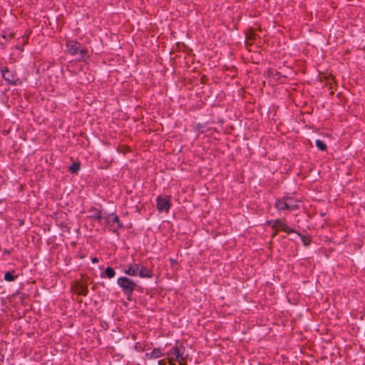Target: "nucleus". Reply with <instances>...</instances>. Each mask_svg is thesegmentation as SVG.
Returning a JSON list of instances; mask_svg holds the SVG:
<instances>
[{
	"label": "nucleus",
	"mask_w": 365,
	"mask_h": 365,
	"mask_svg": "<svg viewBox=\"0 0 365 365\" xmlns=\"http://www.w3.org/2000/svg\"><path fill=\"white\" fill-rule=\"evenodd\" d=\"M203 125L202 123H197V125H196V128L197 130L200 132V133H203L204 132V130H203Z\"/></svg>",
	"instance_id": "25"
},
{
	"label": "nucleus",
	"mask_w": 365,
	"mask_h": 365,
	"mask_svg": "<svg viewBox=\"0 0 365 365\" xmlns=\"http://www.w3.org/2000/svg\"><path fill=\"white\" fill-rule=\"evenodd\" d=\"M111 215L113 216L112 219V222L116 224V227L112 229V232L113 233H118V230L122 229L123 227V224L122 223V222L120 221V218L117 215L112 214Z\"/></svg>",
	"instance_id": "12"
},
{
	"label": "nucleus",
	"mask_w": 365,
	"mask_h": 365,
	"mask_svg": "<svg viewBox=\"0 0 365 365\" xmlns=\"http://www.w3.org/2000/svg\"><path fill=\"white\" fill-rule=\"evenodd\" d=\"M137 276H139L142 278H152L153 276V272L151 269H149L140 264V269L138 271Z\"/></svg>",
	"instance_id": "10"
},
{
	"label": "nucleus",
	"mask_w": 365,
	"mask_h": 365,
	"mask_svg": "<svg viewBox=\"0 0 365 365\" xmlns=\"http://www.w3.org/2000/svg\"><path fill=\"white\" fill-rule=\"evenodd\" d=\"M171 205V197L170 195H166L165 197L159 195L156 199V207L159 212H168L170 209Z\"/></svg>",
	"instance_id": "5"
},
{
	"label": "nucleus",
	"mask_w": 365,
	"mask_h": 365,
	"mask_svg": "<svg viewBox=\"0 0 365 365\" xmlns=\"http://www.w3.org/2000/svg\"><path fill=\"white\" fill-rule=\"evenodd\" d=\"M81 169V163L74 161L69 167L68 170L72 174H77Z\"/></svg>",
	"instance_id": "16"
},
{
	"label": "nucleus",
	"mask_w": 365,
	"mask_h": 365,
	"mask_svg": "<svg viewBox=\"0 0 365 365\" xmlns=\"http://www.w3.org/2000/svg\"><path fill=\"white\" fill-rule=\"evenodd\" d=\"M88 293V289L87 285L81 284L78 286V294L82 296H87Z\"/></svg>",
	"instance_id": "21"
},
{
	"label": "nucleus",
	"mask_w": 365,
	"mask_h": 365,
	"mask_svg": "<svg viewBox=\"0 0 365 365\" xmlns=\"http://www.w3.org/2000/svg\"><path fill=\"white\" fill-rule=\"evenodd\" d=\"M208 78L205 75H202L200 78V83L202 84L207 83Z\"/></svg>",
	"instance_id": "24"
},
{
	"label": "nucleus",
	"mask_w": 365,
	"mask_h": 365,
	"mask_svg": "<svg viewBox=\"0 0 365 365\" xmlns=\"http://www.w3.org/2000/svg\"><path fill=\"white\" fill-rule=\"evenodd\" d=\"M13 250H14L13 249H11V250L5 249L3 251V255H9L13 252Z\"/></svg>",
	"instance_id": "26"
},
{
	"label": "nucleus",
	"mask_w": 365,
	"mask_h": 365,
	"mask_svg": "<svg viewBox=\"0 0 365 365\" xmlns=\"http://www.w3.org/2000/svg\"><path fill=\"white\" fill-rule=\"evenodd\" d=\"M140 269V264L133 263L128 264L123 269V272L129 276L135 277L138 275V271Z\"/></svg>",
	"instance_id": "8"
},
{
	"label": "nucleus",
	"mask_w": 365,
	"mask_h": 365,
	"mask_svg": "<svg viewBox=\"0 0 365 365\" xmlns=\"http://www.w3.org/2000/svg\"><path fill=\"white\" fill-rule=\"evenodd\" d=\"M179 363V365H187V359H184L183 361H178Z\"/></svg>",
	"instance_id": "29"
},
{
	"label": "nucleus",
	"mask_w": 365,
	"mask_h": 365,
	"mask_svg": "<svg viewBox=\"0 0 365 365\" xmlns=\"http://www.w3.org/2000/svg\"><path fill=\"white\" fill-rule=\"evenodd\" d=\"M115 275L114 269L111 267H108L105 269V271L101 273V278H113Z\"/></svg>",
	"instance_id": "13"
},
{
	"label": "nucleus",
	"mask_w": 365,
	"mask_h": 365,
	"mask_svg": "<svg viewBox=\"0 0 365 365\" xmlns=\"http://www.w3.org/2000/svg\"><path fill=\"white\" fill-rule=\"evenodd\" d=\"M135 349L136 350H138V343H136L135 345Z\"/></svg>",
	"instance_id": "35"
},
{
	"label": "nucleus",
	"mask_w": 365,
	"mask_h": 365,
	"mask_svg": "<svg viewBox=\"0 0 365 365\" xmlns=\"http://www.w3.org/2000/svg\"><path fill=\"white\" fill-rule=\"evenodd\" d=\"M274 207L279 211L282 210H289V211H294L296 210V207L292 205H288V202H286L284 200V197L282 199H277L274 203Z\"/></svg>",
	"instance_id": "6"
},
{
	"label": "nucleus",
	"mask_w": 365,
	"mask_h": 365,
	"mask_svg": "<svg viewBox=\"0 0 365 365\" xmlns=\"http://www.w3.org/2000/svg\"><path fill=\"white\" fill-rule=\"evenodd\" d=\"M1 72L2 78L7 83L8 85L18 86L21 84V81L17 77V74L9 69L8 67H3L0 69Z\"/></svg>",
	"instance_id": "3"
},
{
	"label": "nucleus",
	"mask_w": 365,
	"mask_h": 365,
	"mask_svg": "<svg viewBox=\"0 0 365 365\" xmlns=\"http://www.w3.org/2000/svg\"><path fill=\"white\" fill-rule=\"evenodd\" d=\"M266 224L272 229H275L277 232L283 231L287 234L297 232L295 228L289 227L280 219L267 220Z\"/></svg>",
	"instance_id": "4"
},
{
	"label": "nucleus",
	"mask_w": 365,
	"mask_h": 365,
	"mask_svg": "<svg viewBox=\"0 0 365 365\" xmlns=\"http://www.w3.org/2000/svg\"><path fill=\"white\" fill-rule=\"evenodd\" d=\"M0 43H1V45H4V43L1 42V41L0 42Z\"/></svg>",
	"instance_id": "37"
},
{
	"label": "nucleus",
	"mask_w": 365,
	"mask_h": 365,
	"mask_svg": "<svg viewBox=\"0 0 365 365\" xmlns=\"http://www.w3.org/2000/svg\"><path fill=\"white\" fill-rule=\"evenodd\" d=\"M164 354L162 353L160 348H153L150 353H146L145 357L148 359H158L163 356Z\"/></svg>",
	"instance_id": "11"
},
{
	"label": "nucleus",
	"mask_w": 365,
	"mask_h": 365,
	"mask_svg": "<svg viewBox=\"0 0 365 365\" xmlns=\"http://www.w3.org/2000/svg\"><path fill=\"white\" fill-rule=\"evenodd\" d=\"M66 47L69 54L75 56L78 53L81 46L79 42H78L76 40H73L67 41Z\"/></svg>",
	"instance_id": "7"
},
{
	"label": "nucleus",
	"mask_w": 365,
	"mask_h": 365,
	"mask_svg": "<svg viewBox=\"0 0 365 365\" xmlns=\"http://www.w3.org/2000/svg\"><path fill=\"white\" fill-rule=\"evenodd\" d=\"M88 211L92 213L91 215L88 216V218L91 220H96L98 222H100L102 220V212L98 210L96 207H90Z\"/></svg>",
	"instance_id": "9"
},
{
	"label": "nucleus",
	"mask_w": 365,
	"mask_h": 365,
	"mask_svg": "<svg viewBox=\"0 0 365 365\" xmlns=\"http://www.w3.org/2000/svg\"><path fill=\"white\" fill-rule=\"evenodd\" d=\"M110 217V215H109L108 216L105 217L106 219L107 222H109Z\"/></svg>",
	"instance_id": "33"
},
{
	"label": "nucleus",
	"mask_w": 365,
	"mask_h": 365,
	"mask_svg": "<svg viewBox=\"0 0 365 365\" xmlns=\"http://www.w3.org/2000/svg\"><path fill=\"white\" fill-rule=\"evenodd\" d=\"M316 146L321 151H326L327 149L326 143L319 139L316 140Z\"/></svg>",
	"instance_id": "22"
},
{
	"label": "nucleus",
	"mask_w": 365,
	"mask_h": 365,
	"mask_svg": "<svg viewBox=\"0 0 365 365\" xmlns=\"http://www.w3.org/2000/svg\"><path fill=\"white\" fill-rule=\"evenodd\" d=\"M294 233L297 234L299 237H300L304 246L308 247L311 245V243L312 242V239L310 235H304L297 230V232H294Z\"/></svg>",
	"instance_id": "15"
},
{
	"label": "nucleus",
	"mask_w": 365,
	"mask_h": 365,
	"mask_svg": "<svg viewBox=\"0 0 365 365\" xmlns=\"http://www.w3.org/2000/svg\"><path fill=\"white\" fill-rule=\"evenodd\" d=\"M88 51L86 48H80L78 53H79V57L78 58V61H86L87 57H88Z\"/></svg>",
	"instance_id": "19"
},
{
	"label": "nucleus",
	"mask_w": 365,
	"mask_h": 365,
	"mask_svg": "<svg viewBox=\"0 0 365 365\" xmlns=\"http://www.w3.org/2000/svg\"><path fill=\"white\" fill-rule=\"evenodd\" d=\"M170 264L171 267H174L175 265H176L178 264V262L175 259L170 258Z\"/></svg>",
	"instance_id": "27"
},
{
	"label": "nucleus",
	"mask_w": 365,
	"mask_h": 365,
	"mask_svg": "<svg viewBox=\"0 0 365 365\" xmlns=\"http://www.w3.org/2000/svg\"><path fill=\"white\" fill-rule=\"evenodd\" d=\"M277 232H277V230H275V232L272 234V237H274V236H276Z\"/></svg>",
	"instance_id": "34"
},
{
	"label": "nucleus",
	"mask_w": 365,
	"mask_h": 365,
	"mask_svg": "<svg viewBox=\"0 0 365 365\" xmlns=\"http://www.w3.org/2000/svg\"><path fill=\"white\" fill-rule=\"evenodd\" d=\"M158 365H166V361L165 359L159 360Z\"/></svg>",
	"instance_id": "31"
},
{
	"label": "nucleus",
	"mask_w": 365,
	"mask_h": 365,
	"mask_svg": "<svg viewBox=\"0 0 365 365\" xmlns=\"http://www.w3.org/2000/svg\"><path fill=\"white\" fill-rule=\"evenodd\" d=\"M278 74H279V71H277V70L269 68L267 71V76L269 77H271V76L274 77V75H278Z\"/></svg>",
	"instance_id": "23"
},
{
	"label": "nucleus",
	"mask_w": 365,
	"mask_h": 365,
	"mask_svg": "<svg viewBox=\"0 0 365 365\" xmlns=\"http://www.w3.org/2000/svg\"><path fill=\"white\" fill-rule=\"evenodd\" d=\"M168 361H169V365H176L174 363V358L173 356H171V359H168Z\"/></svg>",
	"instance_id": "30"
},
{
	"label": "nucleus",
	"mask_w": 365,
	"mask_h": 365,
	"mask_svg": "<svg viewBox=\"0 0 365 365\" xmlns=\"http://www.w3.org/2000/svg\"><path fill=\"white\" fill-rule=\"evenodd\" d=\"M91 262L93 264L98 263L99 262V259L96 257H91Z\"/></svg>",
	"instance_id": "28"
},
{
	"label": "nucleus",
	"mask_w": 365,
	"mask_h": 365,
	"mask_svg": "<svg viewBox=\"0 0 365 365\" xmlns=\"http://www.w3.org/2000/svg\"><path fill=\"white\" fill-rule=\"evenodd\" d=\"M15 272L16 271L14 269L6 272L4 277V280L14 282L18 277V275L15 274Z\"/></svg>",
	"instance_id": "17"
},
{
	"label": "nucleus",
	"mask_w": 365,
	"mask_h": 365,
	"mask_svg": "<svg viewBox=\"0 0 365 365\" xmlns=\"http://www.w3.org/2000/svg\"><path fill=\"white\" fill-rule=\"evenodd\" d=\"M282 75L281 73L279 72V74L278 75H274V78H275L277 81H279L280 78H281Z\"/></svg>",
	"instance_id": "32"
},
{
	"label": "nucleus",
	"mask_w": 365,
	"mask_h": 365,
	"mask_svg": "<svg viewBox=\"0 0 365 365\" xmlns=\"http://www.w3.org/2000/svg\"><path fill=\"white\" fill-rule=\"evenodd\" d=\"M185 346L184 342L176 341L175 344L171 348V349L167 352L168 358L171 359V356L174 358V361H183L184 359H187L188 354L185 355Z\"/></svg>",
	"instance_id": "2"
},
{
	"label": "nucleus",
	"mask_w": 365,
	"mask_h": 365,
	"mask_svg": "<svg viewBox=\"0 0 365 365\" xmlns=\"http://www.w3.org/2000/svg\"><path fill=\"white\" fill-rule=\"evenodd\" d=\"M333 94H334V91H331V92L330 93V95H333Z\"/></svg>",
	"instance_id": "38"
},
{
	"label": "nucleus",
	"mask_w": 365,
	"mask_h": 365,
	"mask_svg": "<svg viewBox=\"0 0 365 365\" xmlns=\"http://www.w3.org/2000/svg\"><path fill=\"white\" fill-rule=\"evenodd\" d=\"M245 34L246 42L250 41L251 43H252L256 40L257 34H255V29L253 28H249Z\"/></svg>",
	"instance_id": "14"
},
{
	"label": "nucleus",
	"mask_w": 365,
	"mask_h": 365,
	"mask_svg": "<svg viewBox=\"0 0 365 365\" xmlns=\"http://www.w3.org/2000/svg\"><path fill=\"white\" fill-rule=\"evenodd\" d=\"M284 200L286 202H288V205H290L296 207V210L299 208V201L296 200L294 197H292L291 196L286 195L284 197Z\"/></svg>",
	"instance_id": "18"
},
{
	"label": "nucleus",
	"mask_w": 365,
	"mask_h": 365,
	"mask_svg": "<svg viewBox=\"0 0 365 365\" xmlns=\"http://www.w3.org/2000/svg\"><path fill=\"white\" fill-rule=\"evenodd\" d=\"M117 284L121 288L128 301H131L133 292L138 287V284L128 277H120L117 279Z\"/></svg>",
	"instance_id": "1"
},
{
	"label": "nucleus",
	"mask_w": 365,
	"mask_h": 365,
	"mask_svg": "<svg viewBox=\"0 0 365 365\" xmlns=\"http://www.w3.org/2000/svg\"><path fill=\"white\" fill-rule=\"evenodd\" d=\"M2 38L5 40V43L11 41L15 37V34L13 32H9L8 30H4L1 34Z\"/></svg>",
	"instance_id": "20"
},
{
	"label": "nucleus",
	"mask_w": 365,
	"mask_h": 365,
	"mask_svg": "<svg viewBox=\"0 0 365 365\" xmlns=\"http://www.w3.org/2000/svg\"><path fill=\"white\" fill-rule=\"evenodd\" d=\"M23 224H24V221H23V220H21V221L19 222V225H20V226H21Z\"/></svg>",
	"instance_id": "36"
}]
</instances>
